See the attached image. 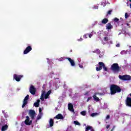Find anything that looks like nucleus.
<instances>
[{"mask_svg": "<svg viewBox=\"0 0 131 131\" xmlns=\"http://www.w3.org/2000/svg\"><path fill=\"white\" fill-rule=\"evenodd\" d=\"M110 89L111 95H114L116 93H120L121 92L120 88L118 86L114 84L111 86Z\"/></svg>", "mask_w": 131, "mask_h": 131, "instance_id": "obj_1", "label": "nucleus"}, {"mask_svg": "<svg viewBox=\"0 0 131 131\" xmlns=\"http://www.w3.org/2000/svg\"><path fill=\"white\" fill-rule=\"evenodd\" d=\"M51 93H52L51 90H49L48 92H46L45 90H42L40 97V100H41V101H45V99H49V98H50Z\"/></svg>", "mask_w": 131, "mask_h": 131, "instance_id": "obj_2", "label": "nucleus"}, {"mask_svg": "<svg viewBox=\"0 0 131 131\" xmlns=\"http://www.w3.org/2000/svg\"><path fill=\"white\" fill-rule=\"evenodd\" d=\"M100 39L101 40V42L102 45H106V43H109V38L108 37V36L105 35V34H103V36H101L100 37Z\"/></svg>", "mask_w": 131, "mask_h": 131, "instance_id": "obj_3", "label": "nucleus"}, {"mask_svg": "<svg viewBox=\"0 0 131 131\" xmlns=\"http://www.w3.org/2000/svg\"><path fill=\"white\" fill-rule=\"evenodd\" d=\"M111 69L114 72H118V71H119V67L118 66V64L114 63L111 67Z\"/></svg>", "mask_w": 131, "mask_h": 131, "instance_id": "obj_4", "label": "nucleus"}, {"mask_svg": "<svg viewBox=\"0 0 131 131\" xmlns=\"http://www.w3.org/2000/svg\"><path fill=\"white\" fill-rule=\"evenodd\" d=\"M93 35H94V30H93L90 33H86V34H84L83 36V37L85 39H86V38H88V37H89V38H92V37L93 36Z\"/></svg>", "mask_w": 131, "mask_h": 131, "instance_id": "obj_5", "label": "nucleus"}, {"mask_svg": "<svg viewBox=\"0 0 131 131\" xmlns=\"http://www.w3.org/2000/svg\"><path fill=\"white\" fill-rule=\"evenodd\" d=\"M98 95H101V94L98 93H95L93 95V98L94 101H95V102H99L100 101V98H99V97H98Z\"/></svg>", "mask_w": 131, "mask_h": 131, "instance_id": "obj_6", "label": "nucleus"}, {"mask_svg": "<svg viewBox=\"0 0 131 131\" xmlns=\"http://www.w3.org/2000/svg\"><path fill=\"white\" fill-rule=\"evenodd\" d=\"M28 99H29V95H27L24 99L22 108H24V107H25V105L27 104V103L28 102Z\"/></svg>", "mask_w": 131, "mask_h": 131, "instance_id": "obj_7", "label": "nucleus"}, {"mask_svg": "<svg viewBox=\"0 0 131 131\" xmlns=\"http://www.w3.org/2000/svg\"><path fill=\"white\" fill-rule=\"evenodd\" d=\"M22 77H23V75H18L17 74H15L13 76V78L14 79H15L16 81H20Z\"/></svg>", "mask_w": 131, "mask_h": 131, "instance_id": "obj_8", "label": "nucleus"}, {"mask_svg": "<svg viewBox=\"0 0 131 131\" xmlns=\"http://www.w3.org/2000/svg\"><path fill=\"white\" fill-rule=\"evenodd\" d=\"M99 67H96V71H100V70H102V69L103 68V67H104V65H105V64H104L103 62H99Z\"/></svg>", "mask_w": 131, "mask_h": 131, "instance_id": "obj_9", "label": "nucleus"}, {"mask_svg": "<svg viewBox=\"0 0 131 131\" xmlns=\"http://www.w3.org/2000/svg\"><path fill=\"white\" fill-rule=\"evenodd\" d=\"M29 92L30 93H31L32 95H35L36 90H35V88H34V86L32 85L30 86Z\"/></svg>", "mask_w": 131, "mask_h": 131, "instance_id": "obj_10", "label": "nucleus"}, {"mask_svg": "<svg viewBox=\"0 0 131 131\" xmlns=\"http://www.w3.org/2000/svg\"><path fill=\"white\" fill-rule=\"evenodd\" d=\"M32 48H31V46H28L26 48V49L24 51V55H27V54H28V53L32 51Z\"/></svg>", "mask_w": 131, "mask_h": 131, "instance_id": "obj_11", "label": "nucleus"}, {"mask_svg": "<svg viewBox=\"0 0 131 131\" xmlns=\"http://www.w3.org/2000/svg\"><path fill=\"white\" fill-rule=\"evenodd\" d=\"M29 115H30V117H31L32 119H34V117H35V111L33 110H30Z\"/></svg>", "mask_w": 131, "mask_h": 131, "instance_id": "obj_12", "label": "nucleus"}, {"mask_svg": "<svg viewBox=\"0 0 131 131\" xmlns=\"http://www.w3.org/2000/svg\"><path fill=\"white\" fill-rule=\"evenodd\" d=\"M26 120L25 121V124H26V125H30V124H31L32 121H30V120H29V117L28 116H27L26 117Z\"/></svg>", "mask_w": 131, "mask_h": 131, "instance_id": "obj_13", "label": "nucleus"}, {"mask_svg": "<svg viewBox=\"0 0 131 131\" xmlns=\"http://www.w3.org/2000/svg\"><path fill=\"white\" fill-rule=\"evenodd\" d=\"M68 110L71 111V112H72V113H75L74 109H73V105L72 104V103L68 104Z\"/></svg>", "mask_w": 131, "mask_h": 131, "instance_id": "obj_14", "label": "nucleus"}, {"mask_svg": "<svg viewBox=\"0 0 131 131\" xmlns=\"http://www.w3.org/2000/svg\"><path fill=\"white\" fill-rule=\"evenodd\" d=\"M67 59L69 61L71 66L72 67H74V66H75V62H74V60H72V59L70 58H67Z\"/></svg>", "mask_w": 131, "mask_h": 131, "instance_id": "obj_15", "label": "nucleus"}, {"mask_svg": "<svg viewBox=\"0 0 131 131\" xmlns=\"http://www.w3.org/2000/svg\"><path fill=\"white\" fill-rule=\"evenodd\" d=\"M79 67L81 68V69H84V67H85V63L82 61L81 63H79Z\"/></svg>", "mask_w": 131, "mask_h": 131, "instance_id": "obj_16", "label": "nucleus"}, {"mask_svg": "<svg viewBox=\"0 0 131 131\" xmlns=\"http://www.w3.org/2000/svg\"><path fill=\"white\" fill-rule=\"evenodd\" d=\"M55 118H56V119H64V117L62 116V114H58L56 116Z\"/></svg>", "mask_w": 131, "mask_h": 131, "instance_id": "obj_17", "label": "nucleus"}, {"mask_svg": "<svg viewBox=\"0 0 131 131\" xmlns=\"http://www.w3.org/2000/svg\"><path fill=\"white\" fill-rule=\"evenodd\" d=\"M85 131H95L93 127L91 126H86L85 128Z\"/></svg>", "mask_w": 131, "mask_h": 131, "instance_id": "obj_18", "label": "nucleus"}, {"mask_svg": "<svg viewBox=\"0 0 131 131\" xmlns=\"http://www.w3.org/2000/svg\"><path fill=\"white\" fill-rule=\"evenodd\" d=\"M54 125V120L50 119L49 120V127H52Z\"/></svg>", "mask_w": 131, "mask_h": 131, "instance_id": "obj_19", "label": "nucleus"}, {"mask_svg": "<svg viewBox=\"0 0 131 131\" xmlns=\"http://www.w3.org/2000/svg\"><path fill=\"white\" fill-rule=\"evenodd\" d=\"M8 127H9L8 125H3V126H2L1 130L2 131H6V130H7V129H8Z\"/></svg>", "mask_w": 131, "mask_h": 131, "instance_id": "obj_20", "label": "nucleus"}, {"mask_svg": "<svg viewBox=\"0 0 131 131\" xmlns=\"http://www.w3.org/2000/svg\"><path fill=\"white\" fill-rule=\"evenodd\" d=\"M40 102V100L39 99H38L37 101L34 103V106L35 107H38L39 106Z\"/></svg>", "mask_w": 131, "mask_h": 131, "instance_id": "obj_21", "label": "nucleus"}, {"mask_svg": "<svg viewBox=\"0 0 131 131\" xmlns=\"http://www.w3.org/2000/svg\"><path fill=\"white\" fill-rule=\"evenodd\" d=\"M106 29L110 30L112 28V25H111V24L108 23L106 24Z\"/></svg>", "mask_w": 131, "mask_h": 131, "instance_id": "obj_22", "label": "nucleus"}, {"mask_svg": "<svg viewBox=\"0 0 131 131\" xmlns=\"http://www.w3.org/2000/svg\"><path fill=\"white\" fill-rule=\"evenodd\" d=\"M42 117V113H39L38 115L37 116V120H39Z\"/></svg>", "mask_w": 131, "mask_h": 131, "instance_id": "obj_23", "label": "nucleus"}, {"mask_svg": "<svg viewBox=\"0 0 131 131\" xmlns=\"http://www.w3.org/2000/svg\"><path fill=\"white\" fill-rule=\"evenodd\" d=\"M119 78H120V79H121L122 80H125V75H119Z\"/></svg>", "mask_w": 131, "mask_h": 131, "instance_id": "obj_24", "label": "nucleus"}, {"mask_svg": "<svg viewBox=\"0 0 131 131\" xmlns=\"http://www.w3.org/2000/svg\"><path fill=\"white\" fill-rule=\"evenodd\" d=\"M108 22V19L107 18H104L102 20V24H106Z\"/></svg>", "mask_w": 131, "mask_h": 131, "instance_id": "obj_25", "label": "nucleus"}, {"mask_svg": "<svg viewBox=\"0 0 131 131\" xmlns=\"http://www.w3.org/2000/svg\"><path fill=\"white\" fill-rule=\"evenodd\" d=\"M125 80H130V76L128 75H125Z\"/></svg>", "mask_w": 131, "mask_h": 131, "instance_id": "obj_26", "label": "nucleus"}, {"mask_svg": "<svg viewBox=\"0 0 131 131\" xmlns=\"http://www.w3.org/2000/svg\"><path fill=\"white\" fill-rule=\"evenodd\" d=\"M92 53H96V54H99L101 53L99 49H96L93 51H92Z\"/></svg>", "mask_w": 131, "mask_h": 131, "instance_id": "obj_27", "label": "nucleus"}, {"mask_svg": "<svg viewBox=\"0 0 131 131\" xmlns=\"http://www.w3.org/2000/svg\"><path fill=\"white\" fill-rule=\"evenodd\" d=\"M66 58L65 57H61L60 58L57 59L59 62H62V61H64Z\"/></svg>", "mask_w": 131, "mask_h": 131, "instance_id": "obj_28", "label": "nucleus"}, {"mask_svg": "<svg viewBox=\"0 0 131 131\" xmlns=\"http://www.w3.org/2000/svg\"><path fill=\"white\" fill-rule=\"evenodd\" d=\"M2 112L6 118H8V117H9V115H8V114H7V113L5 112V111H3Z\"/></svg>", "mask_w": 131, "mask_h": 131, "instance_id": "obj_29", "label": "nucleus"}, {"mask_svg": "<svg viewBox=\"0 0 131 131\" xmlns=\"http://www.w3.org/2000/svg\"><path fill=\"white\" fill-rule=\"evenodd\" d=\"M80 114L83 116H85L86 115V112L85 111L81 112Z\"/></svg>", "mask_w": 131, "mask_h": 131, "instance_id": "obj_30", "label": "nucleus"}, {"mask_svg": "<svg viewBox=\"0 0 131 131\" xmlns=\"http://www.w3.org/2000/svg\"><path fill=\"white\" fill-rule=\"evenodd\" d=\"M98 115H99L98 113H94L91 115V116L92 117H95V116H97Z\"/></svg>", "mask_w": 131, "mask_h": 131, "instance_id": "obj_31", "label": "nucleus"}, {"mask_svg": "<svg viewBox=\"0 0 131 131\" xmlns=\"http://www.w3.org/2000/svg\"><path fill=\"white\" fill-rule=\"evenodd\" d=\"M103 56H104V52H102L99 53V57L102 58Z\"/></svg>", "mask_w": 131, "mask_h": 131, "instance_id": "obj_32", "label": "nucleus"}, {"mask_svg": "<svg viewBox=\"0 0 131 131\" xmlns=\"http://www.w3.org/2000/svg\"><path fill=\"white\" fill-rule=\"evenodd\" d=\"M127 53V52L125 50H123L121 52V55H125Z\"/></svg>", "mask_w": 131, "mask_h": 131, "instance_id": "obj_33", "label": "nucleus"}, {"mask_svg": "<svg viewBox=\"0 0 131 131\" xmlns=\"http://www.w3.org/2000/svg\"><path fill=\"white\" fill-rule=\"evenodd\" d=\"M74 124H75L76 125H80V123L78 121H74Z\"/></svg>", "mask_w": 131, "mask_h": 131, "instance_id": "obj_34", "label": "nucleus"}, {"mask_svg": "<svg viewBox=\"0 0 131 131\" xmlns=\"http://www.w3.org/2000/svg\"><path fill=\"white\" fill-rule=\"evenodd\" d=\"M128 17H129V14L127 13H125V19H127V18H128Z\"/></svg>", "mask_w": 131, "mask_h": 131, "instance_id": "obj_35", "label": "nucleus"}, {"mask_svg": "<svg viewBox=\"0 0 131 131\" xmlns=\"http://www.w3.org/2000/svg\"><path fill=\"white\" fill-rule=\"evenodd\" d=\"M107 107H108V106L107 105V103H104V106H103V109H106Z\"/></svg>", "mask_w": 131, "mask_h": 131, "instance_id": "obj_36", "label": "nucleus"}, {"mask_svg": "<svg viewBox=\"0 0 131 131\" xmlns=\"http://www.w3.org/2000/svg\"><path fill=\"white\" fill-rule=\"evenodd\" d=\"M103 70L104 71H108V69L105 66V64L104 65L103 67Z\"/></svg>", "mask_w": 131, "mask_h": 131, "instance_id": "obj_37", "label": "nucleus"}, {"mask_svg": "<svg viewBox=\"0 0 131 131\" xmlns=\"http://www.w3.org/2000/svg\"><path fill=\"white\" fill-rule=\"evenodd\" d=\"M93 9H99V6L94 5L93 7Z\"/></svg>", "mask_w": 131, "mask_h": 131, "instance_id": "obj_38", "label": "nucleus"}, {"mask_svg": "<svg viewBox=\"0 0 131 131\" xmlns=\"http://www.w3.org/2000/svg\"><path fill=\"white\" fill-rule=\"evenodd\" d=\"M91 108H92V105H89L88 106V110H89V113H90V112H91Z\"/></svg>", "mask_w": 131, "mask_h": 131, "instance_id": "obj_39", "label": "nucleus"}, {"mask_svg": "<svg viewBox=\"0 0 131 131\" xmlns=\"http://www.w3.org/2000/svg\"><path fill=\"white\" fill-rule=\"evenodd\" d=\"M114 21L115 22H118V21H119V19H118V18H115L114 19Z\"/></svg>", "mask_w": 131, "mask_h": 131, "instance_id": "obj_40", "label": "nucleus"}, {"mask_svg": "<svg viewBox=\"0 0 131 131\" xmlns=\"http://www.w3.org/2000/svg\"><path fill=\"white\" fill-rule=\"evenodd\" d=\"M77 41H82V40H83V38H82V37H80V38L78 39Z\"/></svg>", "mask_w": 131, "mask_h": 131, "instance_id": "obj_41", "label": "nucleus"}, {"mask_svg": "<svg viewBox=\"0 0 131 131\" xmlns=\"http://www.w3.org/2000/svg\"><path fill=\"white\" fill-rule=\"evenodd\" d=\"M90 95H91V93H90L89 92H87L85 93V96H90Z\"/></svg>", "mask_w": 131, "mask_h": 131, "instance_id": "obj_42", "label": "nucleus"}, {"mask_svg": "<svg viewBox=\"0 0 131 131\" xmlns=\"http://www.w3.org/2000/svg\"><path fill=\"white\" fill-rule=\"evenodd\" d=\"M92 100V97H89L88 98L86 102H89V101H91Z\"/></svg>", "mask_w": 131, "mask_h": 131, "instance_id": "obj_43", "label": "nucleus"}, {"mask_svg": "<svg viewBox=\"0 0 131 131\" xmlns=\"http://www.w3.org/2000/svg\"><path fill=\"white\" fill-rule=\"evenodd\" d=\"M111 13H112V10H110V11H108L107 14L108 15H111Z\"/></svg>", "mask_w": 131, "mask_h": 131, "instance_id": "obj_44", "label": "nucleus"}, {"mask_svg": "<svg viewBox=\"0 0 131 131\" xmlns=\"http://www.w3.org/2000/svg\"><path fill=\"white\" fill-rule=\"evenodd\" d=\"M110 119V116L109 115H107L105 118L106 120H108V119Z\"/></svg>", "mask_w": 131, "mask_h": 131, "instance_id": "obj_45", "label": "nucleus"}, {"mask_svg": "<svg viewBox=\"0 0 131 131\" xmlns=\"http://www.w3.org/2000/svg\"><path fill=\"white\" fill-rule=\"evenodd\" d=\"M125 26L126 27H130L129 26V24H128V23L125 24Z\"/></svg>", "mask_w": 131, "mask_h": 131, "instance_id": "obj_46", "label": "nucleus"}, {"mask_svg": "<svg viewBox=\"0 0 131 131\" xmlns=\"http://www.w3.org/2000/svg\"><path fill=\"white\" fill-rule=\"evenodd\" d=\"M47 60H48V64H50L51 62H50V59H49V58H47Z\"/></svg>", "mask_w": 131, "mask_h": 131, "instance_id": "obj_47", "label": "nucleus"}, {"mask_svg": "<svg viewBox=\"0 0 131 131\" xmlns=\"http://www.w3.org/2000/svg\"><path fill=\"white\" fill-rule=\"evenodd\" d=\"M41 108H40V107H39V113H42V112H41Z\"/></svg>", "mask_w": 131, "mask_h": 131, "instance_id": "obj_48", "label": "nucleus"}, {"mask_svg": "<svg viewBox=\"0 0 131 131\" xmlns=\"http://www.w3.org/2000/svg\"><path fill=\"white\" fill-rule=\"evenodd\" d=\"M109 127H110V125H107L106 126V128L108 129V128H109Z\"/></svg>", "mask_w": 131, "mask_h": 131, "instance_id": "obj_49", "label": "nucleus"}, {"mask_svg": "<svg viewBox=\"0 0 131 131\" xmlns=\"http://www.w3.org/2000/svg\"><path fill=\"white\" fill-rule=\"evenodd\" d=\"M101 5V6H103V7H105V5H104V3L102 2Z\"/></svg>", "mask_w": 131, "mask_h": 131, "instance_id": "obj_50", "label": "nucleus"}, {"mask_svg": "<svg viewBox=\"0 0 131 131\" xmlns=\"http://www.w3.org/2000/svg\"><path fill=\"white\" fill-rule=\"evenodd\" d=\"M116 47H117L118 48L119 47V44H117V45H116Z\"/></svg>", "mask_w": 131, "mask_h": 131, "instance_id": "obj_51", "label": "nucleus"}, {"mask_svg": "<svg viewBox=\"0 0 131 131\" xmlns=\"http://www.w3.org/2000/svg\"><path fill=\"white\" fill-rule=\"evenodd\" d=\"M56 81H59V78L56 79Z\"/></svg>", "mask_w": 131, "mask_h": 131, "instance_id": "obj_52", "label": "nucleus"}, {"mask_svg": "<svg viewBox=\"0 0 131 131\" xmlns=\"http://www.w3.org/2000/svg\"><path fill=\"white\" fill-rule=\"evenodd\" d=\"M98 124H101V122H98Z\"/></svg>", "mask_w": 131, "mask_h": 131, "instance_id": "obj_53", "label": "nucleus"}, {"mask_svg": "<svg viewBox=\"0 0 131 131\" xmlns=\"http://www.w3.org/2000/svg\"><path fill=\"white\" fill-rule=\"evenodd\" d=\"M110 43H112V41H110Z\"/></svg>", "mask_w": 131, "mask_h": 131, "instance_id": "obj_54", "label": "nucleus"}, {"mask_svg": "<svg viewBox=\"0 0 131 131\" xmlns=\"http://www.w3.org/2000/svg\"><path fill=\"white\" fill-rule=\"evenodd\" d=\"M115 127H114L113 128V129H114V128H115Z\"/></svg>", "mask_w": 131, "mask_h": 131, "instance_id": "obj_55", "label": "nucleus"}, {"mask_svg": "<svg viewBox=\"0 0 131 131\" xmlns=\"http://www.w3.org/2000/svg\"><path fill=\"white\" fill-rule=\"evenodd\" d=\"M129 48H131V46H129Z\"/></svg>", "mask_w": 131, "mask_h": 131, "instance_id": "obj_56", "label": "nucleus"}, {"mask_svg": "<svg viewBox=\"0 0 131 131\" xmlns=\"http://www.w3.org/2000/svg\"><path fill=\"white\" fill-rule=\"evenodd\" d=\"M120 19H122V18H121Z\"/></svg>", "mask_w": 131, "mask_h": 131, "instance_id": "obj_57", "label": "nucleus"}]
</instances>
